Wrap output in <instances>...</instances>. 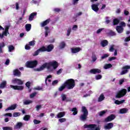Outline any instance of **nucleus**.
<instances>
[{
  "label": "nucleus",
  "mask_w": 130,
  "mask_h": 130,
  "mask_svg": "<svg viewBox=\"0 0 130 130\" xmlns=\"http://www.w3.org/2000/svg\"><path fill=\"white\" fill-rule=\"evenodd\" d=\"M37 15V13L36 12H33L31 14H30L28 20L30 22L33 21V19H34V17Z\"/></svg>",
  "instance_id": "20"
},
{
  "label": "nucleus",
  "mask_w": 130,
  "mask_h": 130,
  "mask_svg": "<svg viewBox=\"0 0 130 130\" xmlns=\"http://www.w3.org/2000/svg\"><path fill=\"white\" fill-rule=\"evenodd\" d=\"M109 56V54H104L102 57V59H104L105 58H106V57H108Z\"/></svg>",
  "instance_id": "53"
},
{
  "label": "nucleus",
  "mask_w": 130,
  "mask_h": 130,
  "mask_svg": "<svg viewBox=\"0 0 130 130\" xmlns=\"http://www.w3.org/2000/svg\"><path fill=\"white\" fill-rule=\"evenodd\" d=\"M91 9L94 12H98L99 11V8H98V5L97 4H92L91 5Z\"/></svg>",
  "instance_id": "21"
},
{
  "label": "nucleus",
  "mask_w": 130,
  "mask_h": 130,
  "mask_svg": "<svg viewBox=\"0 0 130 130\" xmlns=\"http://www.w3.org/2000/svg\"><path fill=\"white\" fill-rule=\"evenodd\" d=\"M59 47H60V49H62V48L66 47V43L63 41L60 43Z\"/></svg>",
  "instance_id": "38"
},
{
  "label": "nucleus",
  "mask_w": 130,
  "mask_h": 130,
  "mask_svg": "<svg viewBox=\"0 0 130 130\" xmlns=\"http://www.w3.org/2000/svg\"><path fill=\"white\" fill-rule=\"evenodd\" d=\"M101 79H102V76L101 75H98L95 76L96 80H101Z\"/></svg>",
  "instance_id": "57"
},
{
  "label": "nucleus",
  "mask_w": 130,
  "mask_h": 130,
  "mask_svg": "<svg viewBox=\"0 0 130 130\" xmlns=\"http://www.w3.org/2000/svg\"><path fill=\"white\" fill-rule=\"evenodd\" d=\"M9 52H12L13 50H15V47L13 45H10L8 47Z\"/></svg>",
  "instance_id": "40"
},
{
  "label": "nucleus",
  "mask_w": 130,
  "mask_h": 130,
  "mask_svg": "<svg viewBox=\"0 0 130 130\" xmlns=\"http://www.w3.org/2000/svg\"><path fill=\"white\" fill-rule=\"evenodd\" d=\"M57 84H58V80H54L52 83L53 86H55V85H57Z\"/></svg>",
  "instance_id": "51"
},
{
  "label": "nucleus",
  "mask_w": 130,
  "mask_h": 130,
  "mask_svg": "<svg viewBox=\"0 0 130 130\" xmlns=\"http://www.w3.org/2000/svg\"><path fill=\"white\" fill-rule=\"evenodd\" d=\"M31 27H32V25H31V24L27 23L25 24V28L26 32H29V31L31 30Z\"/></svg>",
  "instance_id": "25"
},
{
  "label": "nucleus",
  "mask_w": 130,
  "mask_h": 130,
  "mask_svg": "<svg viewBox=\"0 0 130 130\" xmlns=\"http://www.w3.org/2000/svg\"><path fill=\"white\" fill-rule=\"evenodd\" d=\"M41 122V121L38 120L37 119H34V123L35 124H39Z\"/></svg>",
  "instance_id": "50"
},
{
  "label": "nucleus",
  "mask_w": 130,
  "mask_h": 130,
  "mask_svg": "<svg viewBox=\"0 0 130 130\" xmlns=\"http://www.w3.org/2000/svg\"><path fill=\"white\" fill-rule=\"evenodd\" d=\"M13 75L16 77H21V72L18 69H15L13 71Z\"/></svg>",
  "instance_id": "16"
},
{
  "label": "nucleus",
  "mask_w": 130,
  "mask_h": 130,
  "mask_svg": "<svg viewBox=\"0 0 130 130\" xmlns=\"http://www.w3.org/2000/svg\"><path fill=\"white\" fill-rule=\"evenodd\" d=\"M109 51L110 52H113L114 51V47L113 46H111L109 49Z\"/></svg>",
  "instance_id": "62"
},
{
  "label": "nucleus",
  "mask_w": 130,
  "mask_h": 130,
  "mask_svg": "<svg viewBox=\"0 0 130 130\" xmlns=\"http://www.w3.org/2000/svg\"><path fill=\"white\" fill-rule=\"evenodd\" d=\"M50 22V18H49V19L44 21L43 22H42L41 23V27H45V26H46V25H48V24H49Z\"/></svg>",
  "instance_id": "14"
},
{
  "label": "nucleus",
  "mask_w": 130,
  "mask_h": 130,
  "mask_svg": "<svg viewBox=\"0 0 130 130\" xmlns=\"http://www.w3.org/2000/svg\"><path fill=\"white\" fill-rule=\"evenodd\" d=\"M78 29V25H73L72 27V30L74 31H76Z\"/></svg>",
  "instance_id": "61"
},
{
  "label": "nucleus",
  "mask_w": 130,
  "mask_h": 130,
  "mask_svg": "<svg viewBox=\"0 0 130 130\" xmlns=\"http://www.w3.org/2000/svg\"><path fill=\"white\" fill-rule=\"evenodd\" d=\"M30 118H31V116L29 115H25L23 117V120H25V121H28L30 120Z\"/></svg>",
  "instance_id": "35"
},
{
  "label": "nucleus",
  "mask_w": 130,
  "mask_h": 130,
  "mask_svg": "<svg viewBox=\"0 0 130 130\" xmlns=\"http://www.w3.org/2000/svg\"><path fill=\"white\" fill-rule=\"evenodd\" d=\"M75 86H76L75 80L69 79L66 80V82L59 87L58 91H59V92H62V91L66 89V87L67 88L68 90H72V89L75 88Z\"/></svg>",
  "instance_id": "1"
},
{
  "label": "nucleus",
  "mask_w": 130,
  "mask_h": 130,
  "mask_svg": "<svg viewBox=\"0 0 130 130\" xmlns=\"http://www.w3.org/2000/svg\"><path fill=\"white\" fill-rule=\"evenodd\" d=\"M101 45L102 47H105V46H107L108 45V41L107 40H103L101 42Z\"/></svg>",
  "instance_id": "22"
},
{
  "label": "nucleus",
  "mask_w": 130,
  "mask_h": 130,
  "mask_svg": "<svg viewBox=\"0 0 130 130\" xmlns=\"http://www.w3.org/2000/svg\"><path fill=\"white\" fill-rule=\"evenodd\" d=\"M23 126V123L22 122H18L16 125L14 126V129H18V128H21Z\"/></svg>",
  "instance_id": "24"
},
{
  "label": "nucleus",
  "mask_w": 130,
  "mask_h": 130,
  "mask_svg": "<svg viewBox=\"0 0 130 130\" xmlns=\"http://www.w3.org/2000/svg\"><path fill=\"white\" fill-rule=\"evenodd\" d=\"M51 67L53 68L54 70H56L58 68V62L55 60L48 62V70H49Z\"/></svg>",
  "instance_id": "5"
},
{
  "label": "nucleus",
  "mask_w": 130,
  "mask_h": 130,
  "mask_svg": "<svg viewBox=\"0 0 130 130\" xmlns=\"http://www.w3.org/2000/svg\"><path fill=\"white\" fill-rule=\"evenodd\" d=\"M58 121H59V122H61V123H62V122H64L67 121V119L64 118H62L59 119Z\"/></svg>",
  "instance_id": "47"
},
{
  "label": "nucleus",
  "mask_w": 130,
  "mask_h": 130,
  "mask_svg": "<svg viewBox=\"0 0 130 130\" xmlns=\"http://www.w3.org/2000/svg\"><path fill=\"white\" fill-rule=\"evenodd\" d=\"M82 14H83V13H82L81 12H79L78 13H76L75 14V18H77V17L82 16Z\"/></svg>",
  "instance_id": "55"
},
{
  "label": "nucleus",
  "mask_w": 130,
  "mask_h": 130,
  "mask_svg": "<svg viewBox=\"0 0 130 130\" xmlns=\"http://www.w3.org/2000/svg\"><path fill=\"white\" fill-rule=\"evenodd\" d=\"M66 115V113L64 112H60L57 114V118H61Z\"/></svg>",
  "instance_id": "26"
},
{
  "label": "nucleus",
  "mask_w": 130,
  "mask_h": 130,
  "mask_svg": "<svg viewBox=\"0 0 130 130\" xmlns=\"http://www.w3.org/2000/svg\"><path fill=\"white\" fill-rule=\"evenodd\" d=\"M71 32H72V28L71 27H69L67 30V36H70Z\"/></svg>",
  "instance_id": "48"
},
{
  "label": "nucleus",
  "mask_w": 130,
  "mask_h": 130,
  "mask_svg": "<svg viewBox=\"0 0 130 130\" xmlns=\"http://www.w3.org/2000/svg\"><path fill=\"white\" fill-rule=\"evenodd\" d=\"M42 107V106L41 105H37V106H36L37 111H39V110L41 109Z\"/></svg>",
  "instance_id": "54"
},
{
  "label": "nucleus",
  "mask_w": 130,
  "mask_h": 130,
  "mask_svg": "<svg viewBox=\"0 0 130 130\" xmlns=\"http://www.w3.org/2000/svg\"><path fill=\"white\" fill-rule=\"evenodd\" d=\"M40 52H43V50L42 49V47L40 48L39 49L36 50L34 53L32 54L33 56H36L37 55H38Z\"/></svg>",
  "instance_id": "18"
},
{
  "label": "nucleus",
  "mask_w": 130,
  "mask_h": 130,
  "mask_svg": "<svg viewBox=\"0 0 130 130\" xmlns=\"http://www.w3.org/2000/svg\"><path fill=\"white\" fill-rule=\"evenodd\" d=\"M91 58L92 59V61L93 62L97 60V57L96 56V54H95V52H92Z\"/></svg>",
  "instance_id": "32"
},
{
  "label": "nucleus",
  "mask_w": 130,
  "mask_h": 130,
  "mask_svg": "<svg viewBox=\"0 0 130 130\" xmlns=\"http://www.w3.org/2000/svg\"><path fill=\"white\" fill-rule=\"evenodd\" d=\"M46 68L48 70V62H46V63H44L39 68L37 69V71H38V72H40L41 71H43V70H44V69H46Z\"/></svg>",
  "instance_id": "10"
},
{
  "label": "nucleus",
  "mask_w": 130,
  "mask_h": 130,
  "mask_svg": "<svg viewBox=\"0 0 130 130\" xmlns=\"http://www.w3.org/2000/svg\"><path fill=\"white\" fill-rule=\"evenodd\" d=\"M115 59H116V57H110L108 59L109 61H112V60H114Z\"/></svg>",
  "instance_id": "63"
},
{
  "label": "nucleus",
  "mask_w": 130,
  "mask_h": 130,
  "mask_svg": "<svg viewBox=\"0 0 130 130\" xmlns=\"http://www.w3.org/2000/svg\"><path fill=\"white\" fill-rule=\"evenodd\" d=\"M62 101H66V102H70L71 100L67 99V95L62 94L61 95Z\"/></svg>",
  "instance_id": "23"
},
{
  "label": "nucleus",
  "mask_w": 130,
  "mask_h": 130,
  "mask_svg": "<svg viewBox=\"0 0 130 130\" xmlns=\"http://www.w3.org/2000/svg\"><path fill=\"white\" fill-rule=\"evenodd\" d=\"M105 99V97L104 96V95L103 94H101L100 95V97L98 99V102H101V101H103Z\"/></svg>",
  "instance_id": "33"
},
{
  "label": "nucleus",
  "mask_w": 130,
  "mask_h": 130,
  "mask_svg": "<svg viewBox=\"0 0 130 130\" xmlns=\"http://www.w3.org/2000/svg\"><path fill=\"white\" fill-rule=\"evenodd\" d=\"M21 115L20 112H14L13 114V117H18V116H20Z\"/></svg>",
  "instance_id": "42"
},
{
  "label": "nucleus",
  "mask_w": 130,
  "mask_h": 130,
  "mask_svg": "<svg viewBox=\"0 0 130 130\" xmlns=\"http://www.w3.org/2000/svg\"><path fill=\"white\" fill-rule=\"evenodd\" d=\"M17 108V104L11 105L5 110V111H9V110H15Z\"/></svg>",
  "instance_id": "19"
},
{
  "label": "nucleus",
  "mask_w": 130,
  "mask_h": 130,
  "mask_svg": "<svg viewBox=\"0 0 130 130\" xmlns=\"http://www.w3.org/2000/svg\"><path fill=\"white\" fill-rule=\"evenodd\" d=\"M120 22V20H119V19H118L117 18H115L113 21V25L114 26H115L116 25H118V24H119Z\"/></svg>",
  "instance_id": "31"
},
{
  "label": "nucleus",
  "mask_w": 130,
  "mask_h": 130,
  "mask_svg": "<svg viewBox=\"0 0 130 130\" xmlns=\"http://www.w3.org/2000/svg\"><path fill=\"white\" fill-rule=\"evenodd\" d=\"M107 34L109 35V36H115V35H116V33H115V32H114L113 30H109Z\"/></svg>",
  "instance_id": "30"
},
{
  "label": "nucleus",
  "mask_w": 130,
  "mask_h": 130,
  "mask_svg": "<svg viewBox=\"0 0 130 130\" xmlns=\"http://www.w3.org/2000/svg\"><path fill=\"white\" fill-rule=\"evenodd\" d=\"M128 111V109L127 108H122L120 110V113L121 114H124V113H126Z\"/></svg>",
  "instance_id": "29"
},
{
  "label": "nucleus",
  "mask_w": 130,
  "mask_h": 130,
  "mask_svg": "<svg viewBox=\"0 0 130 130\" xmlns=\"http://www.w3.org/2000/svg\"><path fill=\"white\" fill-rule=\"evenodd\" d=\"M71 111L73 113V115H77V114H78V110L77 109V108H72V109L71 110Z\"/></svg>",
  "instance_id": "37"
},
{
  "label": "nucleus",
  "mask_w": 130,
  "mask_h": 130,
  "mask_svg": "<svg viewBox=\"0 0 130 130\" xmlns=\"http://www.w3.org/2000/svg\"><path fill=\"white\" fill-rule=\"evenodd\" d=\"M8 34H9V31H6L5 30L1 35V39L4 38V36H8Z\"/></svg>",
  "instance_id": "39"
},
{
  "label": "nucleus",
  "mask_w": 130,
  "mask_h": 130,
  "mask_svg": "<svg viewBox=\"0 0 130 130\" xmlns=\"http://www.w3.org/2000/svg\"><path fill=\"white\" fill-rule=\"evenodd\" d=\"M51 78H52V76L51 75H49L45 79V84H46V86H48V84H47V79H51Z\"/></svg>",
  "instance_id": "45"
},
{
  "label": "nucleus",
  "mask_w": 130,
  "mask_h": 130,
  "mask_svg": "<svg viewBox=\"0 0 130 130\" xmlns=\"http://www.w3.org/2000/svg\"><path fill=\"white\" fill-rule=\"evenodd\" d=\"M106 21L105 23H106V24H109V23H110V20H109V17L107 16L106 17Z\"/></svg>",
  "instance_id": "58"
},
{
  "label": "nucleus",
  "mask_w": 130,
  "mask_h": 130,
  "mask_svg": "<svg viewBox=\"0 0 130 130\" xmlns=\"http://www.w3.org/2000/svg\"><path fill=\"white\" fill-rule=\"evenodd\" d=\"M82 112H83V114H81L79 117V119L81 121H86L87 120V119L88 118V110H87V108L85 106L82 107Z\"/></svg>",
  "instance_id": "2"
},
{
  "label": "nucleus",
  "mask_w": 130,
  "mask_h": 130,
  "mask_svg": "<svg viewBox=\"0 0 130 130\" xmlns=\"http://www.w3.org/2000/svg\"><path fill=\"white\" fill-rule=\"evenodd\" d=\"M127 92V91L126 90V89L123 88L117 93L115 97L116 98H121L124 97V96L126 95Z\"/></svg>",
  "instance_id": "4"
},
{
  "label": "nucleus",
  "mask_w": 130,
  "mask_h": 130,
  "mask_svg": "<svg viewBox=\"0 0 130 130\" xmlns=\"http://www.w3.org/2000/svg\"><path fill=\"white\" fill-rule=\"evenodd\" d=\"M3 130H13V128L12 127H3Z\"/></svg>",
  "instance_id": "56"
},
{
  "label": "nucleus",
  "mask_w": 130,
  "mask_h": 130,
  "mask_svg": "<svg viewBox=\"0 0 130 130\" xmlns=\"http://www.w3.org/2000/svg\"><path fill=\"white\" fill-rule=\"evenodd\" d=\"M37 95V92H35L30 94V98H34Z\"/></svg>",
  "instance_id": "49"
},
{
  "label": "nucleus",
  "mask_w": 130,
  "mask_h": 130,
  "mask_svg": "<svg viewBox=\"0 0 130 130\" xmlns=\"http://www.w3.org/2000/svg\"><path fill=\"white\" fill-rule=\"evenodd\" d=\"M90 74L96 75V74H100V73H101V70L98 69H93L90 70Z\"/></svg>",
  "instance_id": "13"
},
{
  "label": "nucleus",
  "mask_w": 130,
  "mask_h": 130,
  "mask_svg": "<svg viewBox=\"0 0 130 130\" xmlns=\"http://www.w3.org/2000/svg\"><path fill=\"white\" fill-rule=\"evenodd\" d=\"M11 88L13 89V90H18V91H22L24 90V86L20 85H10Z\"/></svg>",
  "instance_id": "8"
},
{
  "label": "nucleus",
  "mask_w": 130,
  "mask_h": 130,
  "mask_svg": "<svg viewBox=\"0 0 130 130\" xmlns=\"http://www.w3.org/2000/svg\"><path fill=\"white\" fill-rule=\"evenodd\" d=\"M42 48L43 49V52L47 51V52H50L51 51H52L53 50V49L54 48V46H53L52 44H50L46 47L45 46H42Z\"/></svg>",
  "instance_id": "6"
},
{
  "label": "nucleus",
  "mask_w": 130,
  "mask_h": 130,
  "mask_svg": "<svg viewBox=\"0 0 130 130\" xmlns=\"http://www.w3.org/2000/svg\"><path fill=\"white\" fill-rule=\"evenodd\" d=\"M125 102V100H122L121 101L119 100H116L115 101V104H116L117 105H120V104H122L123 103H124Z\"/></svg>",
  "instance_id": "28"
},
{
  "label": "nucleus",
  "mask_w": 130,
  "mask_h": 130,
  "mask_svg": "<svg viewBox=\"0 0 130 130\" xmlns=\"http://www.w3.org/2000/svg\"><path fill=\"white\" fill-rule=\"evenodd\" d=\"M130 69V66H125L122 68V71L120 73V75H125L128 73V70Z\"/></svg>",
  "instance_id": "7"
},
{
  "label": "nucleus",
  "mask_w": 130,
  "mask_h": 130,
  "mask_svg": "<svg viewBox=\"0 0 130 130\" xmlns=\"http://www.w3.org/2000/svg\"><path fill=\"white\" fill-rule=\"evenodd\" d=\"M6 46V45L5 44V42H3L0 45V53H3V48L5 47Z\"/></svg>",
  "instance_id": "41"
},
{
  "label": "nucleus",
  "mask_w": 130,
  "mask_h": 130,
  "mask_svg": "<svg viewBox=\"0 0 130 130\" xmlns=\"http://www.w3.org/2000/svg\"><path fill=\"white\" fill-rule=\"evenodd\" d=\"M120 25H119V26H121V27H125V26H126L125 22H124V21H121L120 23Z\"/></svg>",
  "instance_id": "59"
},
{
  "label": "nucleus",
  "mask_w": 130,
  "mask_h": 130,
  "mask_svg": "<svg viewBox=\"0 0 130 130\" xmlns=\"http://www.w3.org/2000/svg\"><path fill=\"white\" fill-rule=\"evenodd\" d=\"M106 114V111L103 110V111H100L99 114L100 116H103V115H105Z\"/></svg>",
  "instance_id": "43"
},
{
  "label": "nucleus",
  "mask_w": 130,
  "mask_h": 130,
  "mask_svg": "<svg viewBox=\"0 0 130 130\" xmlns=\"http://www.w3.org/2000/svg\"><path fill=\"white\" fill-rule=\"evenodd\" d=\"M115 115L111 114L110 116H108L106 119H105V121L106 122H109V121H112L113 119L115 118Z\"/></svg>",
  "instance_id": "11"
},
{
  "label": "nucleus",
  "mask_w": 130,
  "mask_h": 130,
  "mask_svg": "<svg viewBox=\"0 0 130 130\" xmlns=\"http://www.w3.org/2000/svg\"><path fill=\"white\" fill-rule=\"evenodd\" d=\"M113 127V123H108L104 126L105 129H111Z\"/></svg>",
  "instance_id": "15"
},
{
  "label": "nucleus",
  "mask_w": 130,
  "mask_h": 130,
  "mask_svg": "<svg viewBox=\"0 0 130 130\" xmlns=\"http://www.w3.org/2000/svg\"><path fill=\"white\" fill-rule=\"evenodd\" d=\"M38 64V61L35 60L34 61H27L25 63V66L28 69H33L36 68Z\"/></svg>",
  "instance_id": "3"
},
{
  "label": "nucleus",
  "mask_w": 130,
  "mask_h": 130,
  "mask_svg": "<svg viewBox=\"0 0 130 130\" xmlns=\"http://www.w3.org/2000/svg\"><path fill=\"white\" fill-rule=\"evenodd\" d=\"M26 87H27L28 89H30V87H31V82L30 81H28L25 83Z\"/></svg>",
  "instance_id": "44"
},
{
  "label": "nucleus",
  "mask_w": 130,
  "mask_h": 130,
  "mask_svg": "<svg viewBox=\"0 0 130 130\" xmlns=\"http://www.w3.org/2000/svg\"><path fill=\"white\" fill-rule=\"evenodd\" d=\"M116 30L120 34L121 33H122L123 32L124 28L121 26H117L116 27Z\"/></svg>",
  "instance_id": "17"
},
{
  "label": "nucleus",
  "mask_w": 130,
  "mask_h": 130,
  "mask_svg": "<svg viewBox=\"0 0 130 130\" xmlns=\"http://www.w3.org/2000/svg\"><path fill=\"white\" fill-rule=\"evenodd\" d=\"M71 50L72 53H78V52H80L82 50V48L80 47L72 48Z\"/></svg>",
  "instance_id": "12"
},
{
  "label": "nucleus",
  "mask_w": 130,
  "mask_h": 130,
  "mask_svg": "<svg viewBox=\"0 0 130 130\" xmlns=\"http://www.w3.org/2000/svg\"><path fill=\"white\" fill-rule=\"evenodd\" d=\"M28 43L29 46H34L35 45V41L34 40L29 42Z\"/></svg>",
  "instance_id": "46"
},
{
  "label": "nucleus",
  "mask_w": 130,
  "mask_h": 130,
  "mask_svg": "<svg viewBox=\"0 0 130 130\" xmlns=\"http://www.w3.org/2000/svg\"><path fill=\"white\" fill-rule=\"evenodd\" d=\"M25 48L26 50H30V49H31V47H30L29 45H26Z\"/></svg>",
  "instance_id": "60"
},
{
  "label": "nucleus",
  "mask_w": 130,
  "mask_h": 130,
  "mask_svg": "<svg viewBox=\"0 0 130 130\" xmlns=\"http://www.w3.org/2000/svg\"><path fill=\"white\" fill-rule=\"evenodd\" d=\"M7 86V81H3L1 84H0V89H4L6 88V86Z\"/></svg>",
  "instance_id": "27"
},
{
  "label": "nucleus",
  "mask_w": 130,
  "mask_h": 130,
  "mask_svg": "<svg viewBox=\"0 0 130 130\" xmlns=\"http://www.w3.org/2000/svg\"><path fill=\"white\" fill-rule=\"evenodd\" d=\"M124 41L125 42H128V41H130V36L125 38Z\"/></svg>",
  "instance_id": "64"
},
{
  "label": "nucleus",
  "mask_w": 130,
  "mask_h": 130,
  "mask_svg": "<svg viewBox=\"0 0 130 130\" xmlns=\"http://www.w3.org/2000/svg\"><path fill=\"white\" fill-rule=\"evenodd\" d=\"M33 101L28 100H25L24 102H23V105H29V104H31V103H32Z\"/></svg>",
  "instance_id": "36"
},
{
  "label": "nucleus",
  "mask_w": 130,
  "mask_h": 130,
  "mask_svg": "<svg viewBox=\"0 0 130 130\" xmlns=\"http://www.w3.org/2000/svg\"><path fill=\"white\" fill-rule=\"evenodd\" d=\"M12 83L13 84H17V85H23L24 84V82L22 81L21 79H17V78H14L12 80Z\"/></svg>",
  "instance_id": "9"
},
{
  "label": "nucleus",
  "mask_w": 130,
  "mask_h": 130,
  "mask_svg": "<svg viewBox=\"0 0 130 130\" xmlns=\"http://www.w3.org/2000/svg\"><path fill=\"white\" fill-rule=\"evenodd\" d=\"M124 80H125V79H124V78H122V79H120L119 81V84L122 85V84H123V83H124Z\"/></svg>",
  "instance_id": "52"
},
{
  "label": "nucleus",
  "mask_w": 130,
  "mask_h": 130,
  "mask_svg": "<svg viewBox=\"0 0 130 130\" xmlns=\"http://www.w3.org/2000/svg\"><path fill=\"white\" fill-rule=\"evenodd\" d=\"M110 68H112V64L111 63L106 64L104 67L105 70H108V69H110Z\"/></svg>",
  "instance_id": "34"
}]
</instances>
